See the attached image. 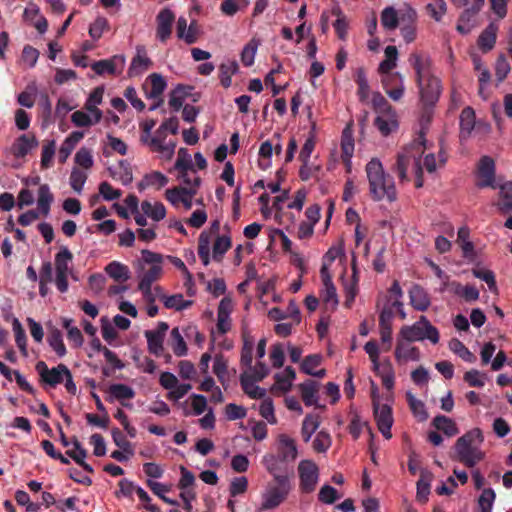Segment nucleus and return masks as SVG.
I'll return each mask as SVG.
<instances>
[{
  "instance_id": "1",
  "label": "nucleus",
  "mask_w": 512,
  "mask_h": 512,
  "mask_svg": "<svg viewBox=\"0 0 512 512\" xmlns=\"http://www.w3.org/2000/svg\"><path fill=\"white\" fill-rule=\"evenodd\" d=\"M369 192L373 200L380 201L385 197L389 202L397 199L394 179L384 171L380 160L373 158L366 164Z\"/></svg>"
},
{
  "instance_id": "2",
  "label": "nucleus",
  "mask_w": 512,
  "mask_h": 512,
  "mask_svg": "<svg viewBox=\"0 0 512 512\" xmlns=\"http://www.w3.org/2000/svg\"><path fill=\"white\" fill-rule=\"evenodd\" d=\"M483 441L484 436L481 429H471L456 440L454 455L451 458L468 468H473L485 457V453L480 448Z\"/></svg>"
},
{
  "instance_id": "3",
  "label": "nucleus",
  "mask_w": 512,
  "mask_h": 512,
  "mask_svg": "<svg viewBox=\"0 0 512 512\" xmlns=\"http://www.w3.org/2000/svg\"><path fill=\"white\" fill-rule=\"evenodd\" d=\"M424 150L419 146L418 150L405 148L404 152L399 153L397 161L394 165V172L397 174L401 181L408 180L407 169L410 165L413 166L416 174L415 186L420 188L423 186L422 179V166H421V155Z\"/></svg>"
},
{
  "instance_id": "4",
  "label": "nucleus",
  "mask_w": 512,
  "mask_h": 512,
  "mask_svg": "<svg viewBox=\"0 0 512 512\" xmlns=\"http://www.w3.org/2000/svg\"><path fill=\"white\" fill-rule=\"evenodd\" d=\"M400 335L408 342L428 339L433 344H437L440 338L438 329L425 316H421L419 321L411 326H403Z\"/></svg>"
},
{
  "instance_id": "5",
  "label": "nucleus",
  "mask_w": 512,
  "mask_h": 512,
  "mask_svg": "<svg viewBox=\"0 0 512 512\" xmlns=\"http://www.w3.org/2000/svg\"><path fill=\"white\" fill-rule=\"evenodd\" d=\"M491 130L488 123L476 122L475 111L472 107H465L460 114V133L459 138L461 141H466L472 136V133L487 135Z\"/></svg>"
},
{
  "instance_id": "6",
  "label": "nucleus",
  "mask_w": 512,
  "mask_h": 512,
  "mask_svg": "<svg viewBox=\"0 0 512 512\" xmlns=\"http://www.w3.org/2000/svg\"><path fill=\"white\" fill-rule=\"evenodd\" d=\"M372 406L377 427L386 439L392 437L391 427L393 425L392 409L387 404H380L377 388L372 390Z\"/></svg>"
},
{
  "instance_id": "7",
  "label": "nucleus",
  "mask_w": 512,
  "mask_h": 512,
  "mask_svg": "<svg viewBox=\"0 0 512 512\" xmlns=\"http://www.w3.org/2000/svg\"><path fill=\"white\" fill-rule=\"evenodd\" d=\"M194 187H173L165 191V198L173 206L177 207L180 203L183 204L186 210L192 208V199L197 193V189L201 184V178L198 176L194 177Z\"/></svg>"
},
{
  "instance_id": "8",
  "label": "nucleus",
  "mask_w": 512,
  "mask_h": 512,
  "mask_svg": "<svg viewBox=\"0 0 512 512\" xmlns=\"http://www.w3.org/2000/svg\"><path fill=\"white\" fill-rule=\"evenodd\" d=\"M35 369L39 374L40 382L52 388L64 382L65 374L68 371L65 364L61 363L56 367L49 368L44 361H38Z\"/></svg>"
},
{
  "instance_id": "9",
  "label": "nucleus",
  "mask_w": 512,
  "mask_h": 512,
  "mask_svg": "<svg viewBox=\"0 0 512 512\" xmlns=\"http://www.w3.org/2000/svg\"><path fill=\"white\" fill-rule=\"evenodd\" d=\"M300 478V489L303 493H311L315 490L319 470L317 465L311 460H302L298 465Z\"/></svg>"
},
{
  "instance_id": "10",
  "label": "nucleus",
  "mask_w": 512,
  "mask_h": 512,
  "mask_svg": "<svg viewBox=\"0 0 512 512\" xmlns=\"http://www.w3.org/2000/svg\"><path fill=\"white\" fill-rule=\"evenodd\" d=\"M418 86L423 104L426 106H434L441 94L440 80L435 76H429L422 82V85L418 84Z\"/></svg>"
},
{
  "instance_id": "11",
  "label": "nucleus",
  "mask_w": 512,
  "mask_h": 512,
  "mask_svg": "<svg viewBox=\"0 0 512 512\" xmlns=\"http://www.w3.org/2000/svg\"><path fill=\"white\" fill-rule=\"evenodd\" d=\"M478 176L480 180L477 186L480 188H495V162L490 156H482L478 164Z\"/></svg>"
},
{
  "instance_id": "12",
  "label": "nucleus",
  "mask_w": 512,
  "mask_h": 512,
  "mask_svg": "<svg viewBox=\"0 0 512 512\" xmlns=\"http://www.w3.org/2000/svg\"><path fill=\"white\" fill-rule=\"evenodd\" d=\"M174 20L175 15L169 8H164L158 13L156 36L161 42H166L170 38Z\"/></svg>"
},
{
  "instance_id": "13",
  "label": "nucleus",
  "mask_w": 512,
  "mask_h": 512,
  "mask_svg": "<svg viewBox=\"0 0 512 512\" xmlns=\"http://www.w3.org/2000/svg\"><path fill=\"white\" fill-rule=\"evenodd\" d=\"M297 447L295 441L286 434H280L278 436L277 443V458L282 462H293L297 458Z\"/></svg>"
},
{
  "instance_id": "14",
  "label": "nucleus",
  "mask_w": 512,
  "mask_h": 512,
  "mask_svg": "<svg viewBox=\"0 0 512 512\" xmlns=\"http://www.w3.org/2000/svg\"><path fill=\"white\" fill-rule=\"evenodd\" d=\"M38 146V140L33 134L20 135L11 147V153L16 158H24L31 149Z\"/></svg>"
},
{
  "instance_id": "15",
  "label": "nucleus",
  "mask_w": 512,
  "mask_h": 512,
  "mask_svg": "<svg viewBox=\"0 0 512 512\" xmlns=\"http://www.w3.org/2000/svg\"><path fill=\"white\" fill-rule=\"evenodd\" d=\"M483 5L474 3L473 8H466L459 17L457 30L461 34H468L476 25V16Z\"/></svg>"
},
{
  "instance_id": "16",
  "label": "nucleus",
  "mask_w": 512,
  "mask_h": 512,
  "mask_svg": "<svg viewBox=\"0 0 512 512\" xmlns=\"http://www.w3.org/2000/svg\"><path fill=\"white\" fill-rule=\"evenodd\" d=\"M289 495L288 491H284L275 487H269L266 492L262 495V510H272L277 508L281 503H283L287 496Z\"/></svg>"
},
{
  "instance_id": "17",
  "label": "nucleus",
  "mask_w": 512,
  "mask_h": 512,
  "mask_svg": "<svg viewBox=\"0 0 512 512\" xmlns=\"http://www.w3.org/2000/svg\"><path fill=\"white\" fill-rule=\"evenodd\" d=\"M410 304L417 311H426L431 302L428 293L418 284H413L409 290Z\"/></svg>"
},
{
  "instance_id": "18",
  "label": "nucleus",
  "mask_w": 512,
  "mask_h": 512,
  "mask_svg": "<svg viewBox=\"0 0 512 512\" xmlns=\"http://www.w3.org/2000/svg\"><path fill=\"white\" fill-rule=\"evenodd\" d=\"M409 61L416 72L418 84L422 85V82H424L427 77L432 76L430 73L431 61L428 57L414 53L410 56Z\"/></svg>"
},
{
  "instance_id": "19",
  "label": "nucleus",
  "mask_w": 512,
  "mask_h": 512,
  "mask_svg": "<svg viewBox=\"0 0 512 512\" xmlns=\"http://www.w3.org/2000/svg\"><path fill=\"white\" fill-rule=\"evenodd\" d=\"M255 382H257L256 379L247 373L240 375V384L244 393L251 399H263L266 396V390L255 385Z\"/></svg>"
},
{
  "instance_id": "20",
  "label": "nucleus",
  "mask_w": 512,
  "mask_h": 512,
  "mask_svg": "<svg viewBox=\"0 0 512 512\" xmlns=\"http://www.w3.org/2000/svg\"><path fill=\"white\" fill-rule=\"evenodd\" d=\"M299 390L301 392L302 400L306 406L317 405L319 390L318 382L308 379L299 384Z\"/></svg>"
},
{
  "instance_id": "21",
  "label": "nucleus",
  "mask_w": 512,
  "mask_h": 512,
  "mask_svg": "<svg viewBox=\"0 0 512 512\" xmlns=\"http://www.w3.org/2000/svg\"><path fill=\"white\" fill-rule=\"evenodd\" d=\"M103 94V87H96L91 92L84 105L85 109L94 116V123H98L102 119V111L97 108V105L102 102Z\"/></svg>"
},
{
  "instance_id": "22",
  "label": "nucleus",
  "mask_w": 512,
  "mask_h": 512,
  "mask_svg": "<svg viewBox=\"0 0 512 512\" xmlns=\"http://www.w3.org/2000/svg\"><path fill=\"white\" fill-rule=\"evenodd\" d=\"M341 150H342V161L347 167V170L351 169V158L354 152V139L352 137V132L347 127L342 132L341 137Z\"/></svg>"
},
{
  "instance_id": "23",
  "label": "nucleus",
  "mask_w": 512,
  "mask_h": 512,
  "mask_svg": "<svg viewBox=\"0 0 512 512\" xmlns=\"http://www.w3.org/2000/svg\"><path fill=\"white\" fill-rule=\"evenodd\" d=\"M109 393L113 398L120 401L121 405L127 408H131L130 403H125L124 400H131L135 397V391L126 384H112L109 387Z\"/></svg>"
},
{
  "instance_id": "24",
  "label": "nucleus",
  "mask_w": 512,
  "mask_h": 512,
  "mask_svg": "<svg viewBox=\"0 0 512 512\" xmlns=\"http://www.w3.org/2000/svg\"><path fill=\"white\" fill-rule=\"evenodd\" d=\"M117 63H119L123 67V65L125 63L124 57L123 56H114L113 59H110V60L105 59V60L95 61L91 65V68L98 75H102L104 73L115 74Z\"/></svg>"
},
{
  "instance_id": "25",
  "label": "nucleus",
  "mask_w": 512,
  "mask_h": 512,
  "mask_svg": "<svg viewBox=\"0 0 512 512\" xmlns=\"http://www.w3.org/2000/svg\"><path fill=\"white\" fill-rule=\"evenodd\" d=\"M395 358L398 362L407 360L418 361L420 359V351L417 347L409 346L402 340H398L395 349Z\"/></svg>"
},
{
  "instance_id": "26",
  "label": "nucleus",
  "mask_w": 512,
  "mask_h": 512,
  "mask_svg": "<svg viewBox=\"0 0 512 512\" xmlns=\"http://www.w3.org/2000/svg\"><path fill=\"white\" fill-rule=\"evenodd\" d=\"M433 115V106L424 105L423 112L420 119L421 131L417 140H415L408 148L418 150L419 145L424 150L425 143V130L428 128Z\"/></svg>"
},
{
  "instance_id": "27",
  "label": "nucleus",
  "mask_w": 512,
  "mask_h": 512,
  "mask_svg": "<svg viewBox=\"0 0 512 512\" xmlns=\"http://www.w3.org/2000/svg\"><path fill=\"white\" fill-rule=\"evenodd\" d=\"M53 200H54V196L51 193L48 184L40 185V187L38 189L37 206H38L39 212L43 216H47L49 214Z\"/></svg>"
},
{
  "instance_id": "28",
  "label": "nucleus",
  "mask_w": 512,
  "mask_h": 512,
  "mask_svg": "<svg viewBox=\"0 0 512 512\" xmlns=\"http://www.w3.org/2000/svg\"><path fill=\"white\" fill-rule=\"evenodd\" d=\"M141 209L144 215L158 222L165 218L166 208L161 202H155L154 204L148 200H144L141 203Z\"/></svg>"
},
{
  "instance_id": "29",
  "label": "nucleus",
  "mask_w": 512,
  "mask_h": 512,
  "mask_svg": "<svg viewBox=\"0 0 512 512\" xmlns=\"http://www.w3.org/2000/svg\"><path fill=\"white\" fill-rule=\"evenodd\" d=\"M433 426L442 431L446 436L453 437L459 434V429L455 421L444 415H437L432 422Z\"/></svg>"
},
{
  "instance_id": "30",
  "label": "nucleus",
  "mask_w": 512,
  "mask_h": 512,
  "mask_svg": "<svg viewBox=\"0 0 512 512\" xmlns=\"http://www.w3.org/2000/svg\"><path fill=\"white\" fill-rule=\"evenodd\" d=\"M239 70V65L236 60H228L219 66V76L221 85L224 88H229L232 84V76Z\"/></svg>"
},
{
  "instance_id": "31",
  "label": "nucleus",
  "mask_w": 512,
  "mask_h": 512,
  "mask_svg": "<svg viewBox=\"0 0 512 512\" xmlns=\"http://www.w3.org/2000/svg\"><path fill=\"white\" fill-rule=\"evenodd\" d=\"M296 373L295 370L287 366L282 373H277L275 375V385L272 389H278L282 392H287L292 387V381L295 379Z\"/></svg>"
},
{
  "instance_id": "32",
  "label": "nucleus",
  "mask_w": 512,
  "mask_h": 512,
  "mask_svg": "<svg viewBox=\"0 0 512 512\" xmlns=\"http://www.w3.org/2000/svg\"><path fill=\"white\" fill-rule=\"evenodd\" d=\"M73 254L67 247H62L60 251L55 255V269L56 273H70L72 274V268L69 264L72 262Z\"/></svg>"
},
{
  "instance_id": "33",
  "label": "nucleus",
  "mask_w": 512,
  "mask_h": 512,
  "mask_svg": "<svg viewBox=\"0 0 512 512\" xmlns=\"http://www.w3.org/2000/svg\"><path fill=\"white\" fill-rule=\"evenodd\" d=\"M83 136V132L74 131L65 139L59 149V162L64 163L67 160L75 145L83 138Z\"/></svg>"
},
{
  "instance_id": "34",
  "label": "nucleus",
  "mask_w": 512,
  "mask_h": 512,
  "mask_svg": "<svg viewBox=\"0 0 512 512\" xmlns=\"http://www.w3.org/2000/svg\"><path fill=\"white\" fill-rule=\"evenodd\" d=\"M389 296H385L386 298V304H389L390 300L394 298V301L391 303L392 307H395L397 311L399 312L402 319H405L406 314L403 310V302L401 301V298L403 297V291L399 285V282L397 280H394L391 287L388 290Z\"/></svg>"
},
{
  "instance_id": "35",
  "label": "nucleus",
  "mask_w": 512,
  "mask_h": 512,
  "mask_svg": "<svg viewBox=\"0 0 512 512\" xmlns=\"http://www.w3.org/2000/svg\"><path fill=\"white\" fill-rule=\"evenodd\" d=\"M416 18V12L413 9H410L407 13V23L404 24L406 21L405 16L401 17V35L406 43H411L415 40L416 37V29L413 24L414 20Z\"/></svg>"
},
{
  "instance_id": "36",
  "label": "nucleus",
  "mask_w": 512,
  "mask_h": 512,
  "mask_svg": "<svg viewBox=\"0 0 512 512\" xmlns=\"http://www.w3.org/2000/svg\"><path fill=\"white\" fill-rule=\"evenodd\" d=\"M385 59L379 65V72L382 75L392 74L391 71L396 67L398 50L396 46L389 45L385 48Z\"/></svg>"
},
{
  "instance_id": "37",
  "label": "nucleus",
  "mask_w": 512,
  "mask_h": 512,
  "mask_svg": "<svg viewBox=\"0 0 512 512\" xmlns=\"http://www.w3.org/2000/svg\"><path fill=\"white\" fill-rule=\"evenodd\" d=\"M373 108L379 116L395 117V111L387 99L379 92L373 94Z\"/></svg>"
},
{
  "instance_id": "38",
  "label": "nucleus",
  "mask_w": 512,
  "mask_h": 512,
  "mask_svg": "<svg viewBox=\"0 0 512 512\" xmlns=\"http://www.w3.org/2000/svg\"><path fill=\"white\" fill-rule=\"evenodd\" d=\"M432 473L426 469L420 471V479L417 481V498L420 501H426L430 493V482L432 480Z\"/></svg>"
},
{
  "instance_id": "39",
  "label": "nucleus",
  "mask_w": 512,
  "mask_h": 512,
  "mask_svg": "<svg viewBox=\"0 0 512 512\" xmlns=\"http://www.w3.org/2000/svg\"><path fill=\"white\" fill-rule=\"evenodd\" d=\"M496 27L490 24L486 27L478 38V45L484 51H490L496 43Z\"/></svg>"
},
{
  "instance_id": "40",
  "label": "nucleus",
  "mask_w": 512,
  "mask_h": 512,
  "mask_svg": "<svg viewBox=\"0 0 512 512\" xmlns=\"http://www.w3.org/2000/svg\"><path fill=\"white\" fill-rule=\"evenodd\" d=\"M151 65L152 61L148 57L140 55V51L138 50L137 55L131 61L128 69V75L130 77L141 75Z\"/></svg>"
},
{
  "instance_id": "41",
  "label": "nucleus",
  "mask_w": 512,
  "mask_h": 512,
  "mask_svg": "<svg viewBox=\"0 0 512 512\" xmlns=\"http://www.w3.org/2000/svg\"><path fill=\"white\" fill-rule=\"evenodd\" d=\"M106 273L115 281L123 282L129 279V269L126 265L113 261L105 268Z\"/></svg>"
},
{
  "instance_id": "42",
  "label": "nucleus",
  "mask_w": 512,
  "mask_h": 512,
  "mask_svg": "<svg viewBox=\"0 0 512 512\" xmlns=\"http://www.w3.org/2000/svg\"><path fill=\"white\" fill-rule=\"evenodd\" d=\"M400 21L401 18L398 17L396 9L392 6L384 8L381 12V24L388 31L395 30Z\"/></svg>"
},
{
  "instance_id": "43",
  "label": "nucleus",
  "mask_w": 512,
  "mask_h": 512,
  "mask_svg": "<svg viewBox=\"0 0 512 512\" xmlns=\"http://www.w3.org/2000/svg\"><path fill=\"white\" fill-rule=\"evenodd\" d=\"M169 344L176 356L182 357L187 354L188 349L186 342L177 327L171 330Z\"/></svg>"
},
{
  "instance_id": "44",
  "label": "nucleus",
  "mask_w": 512,
  "mask_h": 512,
  "mask_svg": "<svg viewBox=\"0 0 512 512\" xmlns=\"http://www.w3.org/2000/svg\"><path fill=\"white\" fill-rule=\"evenodd\" d=\"M406 398L413 415L421 422L426 421L429 415L425 404L421 400L416 399L411 392L406 393Z\"/></svg>"
},
{
  "instance_id": "45",
  "label": "nucleus",
  "mask_w": 512,
  "mask_h": 512,
  "mask_svg": "<svg viewBox=\"0 0 512 512\" xmlns=\"http://www.w3.org/2000/svg\"><path fill=\"white\" fill-rule=\"evenodd\" d=\"M495 499L496 493L492 488L483 489L477 500L479 512H492Z\"/></svg>"
},
{
  "instance_id": "46",
  "label": "nucleus",
  "mask_w": 512,
  "mask_h": 512,
  "mask_svg": "<svg viewBox=\"0 0 512 512\" xmlns=\"http://www.w3.org/2000/svg\"><path fill=\"white\" fill-rule=\"evenodd\" d=\"M260 45V41L252 38L241 51V62L245 67H250L254 64L255 55Z\"/></svg>"
},
{
  "instance_id": "47",
  "label": "nucleus",
  "mask_w": 512,
  "mask_h": 512,
  "mask_svg": "<svg viewBox=\"0 0 512 512\" xmlns=\"http://www.w3.org/2000/svg\"><path fill=\"white\" fill-rule=\"evenodd\" d=\"M232 241L230 236H217L213 245V259L221 262L224 254L231 248Z\"/></svg>"
},
{
  "instance_id": "48",
  "label": "nucleus",
  "mask_w": 512,
  "mask_h": 512,
  "mask_svg": "<svg viewBox=\"0 0 512 512\" xmlns=\"http://www.w3.org/2000/svg\"><path fill=\"white\" fill-rule=\"evenodd\" d=\"M162 300L167 309H175L177 311L184 310L193 303L191 300H185L182 294H174L171 296L162 295Z\"/></svg>"
},
{
  "instance_id": "49",
  "label": "nucleus",
  "mask_w": 512,
  "mask_h": 512,
  "mask_svg": "<svg viewBox=\"0 0 512 512\" xmlns=\"http://www.w3.org/2000/svg\"><path fill=\"white\" fill-rule=\"evenodd\" d=\"M449 348L465 362L473 363L476 360L475 355L457 338L450 340Z\"/></svg>"
},
{
  "instance_id": "50",
  "label": "nucleus",
  "mask_w": 512,
  "mask_h": 512,
  "mask_svg": "<svg viewBox=\"0 0 512 512\" xmlns=\"http://www.w3.org/2000/svg\"><path fill=\"white\" fill-rule=\"evenodd\" d=\"M148 80L151 83V89L147 92V97L153 99L159 98L167 86L165 79L160 74L152 73L148 77Z\"/></svg>"
},
{
  "instance_id": "51",
  "label": "nucleus",
  "mask_w": 512,
  "mask_h": 512,
  "mask_svg": "<svg viewBox=\"0 0 512 512\" xmlns=\"http://www.w3.org/2000/svg\"><path fill=\"white\" fill-rule=\"evenodd\" d=\"M499 209L504 213L512 211V182H507L500 187Z\"/></svg>"
},
{
  "instance_id": "52",
  "label": "nucleus",
  "mask_w": 512,
  "mask_h": 512,
  "mask_svg": "<svg viewBox=\"0 0 512 512\" xmlns=\"http://www.w3.org/2000/svg\"><path fill=\"white\" fill-rule=\"evenodd\" d=\"M144 335L147 340L149 352L157 357L161 356L164 351V338L155 335L151 330H146Z\"/></svg>"
},
{
  "instance_id": "53",
  "label": "nucleus",
  "mask_w": 512,
  "mask_h": 512,
  "mask_svg": "<svg viewBox=\"0 0 512 512\" xmlns=\"http://www.w3.org/2000/svg\"><path fill=\"white\" fill-rule=\"evenodd\" d=\"M39 106L41 107V119H42V127L46 128L51 123L54 122V118L52 115V103L47 94H42L39 101Z\"/></svg>"
},
{
  "instance_id": "54",
  "label": "nucleus",
  "mask_w": 512,
  "mask_h": 512,
  "mask_svg": "<svg viewBox=\"0 0 512 512\" xmlns=\"http://www.w3.org/2000/svg\"><path fill=\"white\" fill-rule=\"evenodd\" d=\"M198 255L204 266L210 263V237L203 231L198 238Z\"/></svg>"
},
{
  "instance_id": "55",
  "label": "nucleus",
  "mask_w": 512,
  "mask_h": 512,
  "mask_svg": "<svg viewBox=\"0 0 512 512\" xmlns=\"http://www.w3.org/2000/svg\"><path fill=\"white\" fill-rule=\"evenodd\" d=\"M162 273L161 265H152L149 269L143 271L140 276V282L138 286H142L148 288V286H152L153 282L156 281Z\"/></svg>"
},
{
  "instance_id": "56",
  "label": "nucleus",
  "mask_w": 512,
  "mask_h": 512,
  "mask_svg": "<svg viewBox=\"0 0 512 512\" xmlns=\"http://www.w3.org/2000/svg\"><path fill=\"white\" fill-rule=\"evenodd\" d=\"M355 82L358 85L357 94L359 96L360 101L364 102L367 100L369 95V84L366 77L365 70L363 68H359L356 71Z\"/></svg>"
},
{
  "instance_id": "57",
  "label": "nucleus",
  "mask_w": 512,
  "mask_h": 512,
  "mask_svg": "<svg viewBox=\"0 0 512 512\" xmlns=\"http://www.w3.org/2000/svg\"><path fill=\"white\" fill-rule=\"evenodd\" d=\"M113 442L117 447H119L123 452H126L128 455L134 454L133 445L130 441L126 439V436L122 433L119 428L114 427L111 430Z\"/></svg>"
},
{
  "instance_id": "58",
  "label": "nucleus",
  "mask_w": 512,
  "mask_h": 512,
  "mask_svg": "<svg viewBox=\"0 0 512 512\" xmlns=\"http://www.w3.org/2000/svg\"><path fill=\"white\" fill-rule=\"evenodd\" d=\"M318 427H319L318 417L313 416L311 414L307 415L303 420L302 429H301V434H302L303 440L305 442H308Z\"/></svg>"
},
{
  "instance_id": "59",
  "label": "nucleus",
  "mask_w": 512,
  "mask_h": 512,
  "mask_svg": "<svg viewBox=\"0 0 512 512\" xmlns=\"http://www.w3.org/2000/svg\"><path fill=\"white\" fill-rule=\"evenodd\" d=\"M451 285L454 287V293L461 295L468 302L476 301L479 298V291L474 286L462 287L458 282H452Z\"/></svg>"
},
{
  "instance_id": "60",
  "label": "nucleus",
  "mask_w": 512,
  "mask_h": 512,
  "mask_svg": "<svg viewBox=\"0 0 512 512\" xmlns=\"http://www.w3.org/2000/svg\"><path fill=\"white\" fill-rule=\"evenodd\" d=\"M263 462L267 471L271 475L286 471V467H284V464H287V462H282V460H280L273 454L264 456Z\"/></svg>"
},
{
  "instance_id": "61",
  "label": "nucleus",
  "mask_w": 512,
  "mask_h": 512,
  "mask_svg": "<svg viewBox=\"0 0 512 512\" xmlns=\"http://www.w3.org/2000/svg\"><path fill=\"white\" fill-rule=\"evenodd\" d=\"M48 343L59 357L66 354V347L63 343L62 334L58 329L53 330L48 336Z\"/></svg>"
},
{
  "instance_id": "62",
  "label": "nucleus",
  "mask_w": 512,
  "mask_h": 512,
  "mask_svg": "<svg viewBox=\"0 0 512 512\" xmlns=\"http://www.w3.org/2000/svg\"><path fill=\"white\" fill-rule=\"evenodd\" d=\"M377 116L374 120V125L382 133V135H389L394 128L397 127V121L395 117Z\"/></svg>"
},
{
  "instance_id": "63",
  "label": "nucleus",
  "mask_w": 512,
  "mask_h": 512,
  "mask_svg": "<svg viewBox=\"0 0 512 512\" xmlns=\"http://www.w3.org/2000/svg\"><path fill=\"white\" fill-rule=\"evenodd\" d=\"M86 180L87 174L84 171L78 168L72 169L70 174V185L76 193L80 194L82 192Z\"/></svg>"
},
{
  "instance_id": "64",
  "label": "nucleus",
  "mask_w": 512,
  "mask_h": 512,
  "mask_svg": "<svg viewBox=\"0 0 512 512\" xmlns=\"http://www.w3.org/2000/svg\"><path fill=\"white\" fill-rule=\"evenodd\" d=\"M109 27L108 20L104 17H98L89 26V35L92 39L98 40Z\"/></svg>"
}]
</instances>
